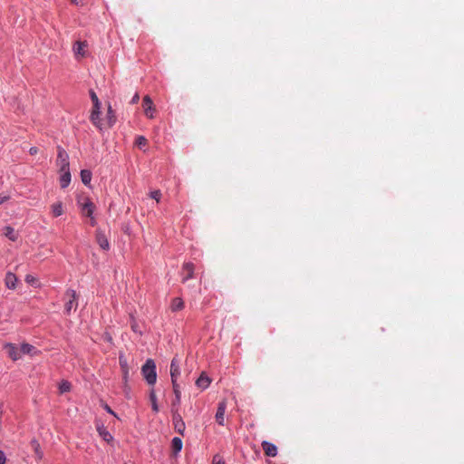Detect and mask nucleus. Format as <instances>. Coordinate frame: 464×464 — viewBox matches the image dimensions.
<instances>
[{
  "instance_id": "obj_4",
  "label": "nucleus",
  "mask_w": 464,
  "mask_h": 464,
  "mask_svg": "<svg viewBox=\"0 0 464 464\" xmlns=\"http://www.w3.org/2000/svg\"><path fill=\"white\" fill-rule=\"evenodd\" d=\"M171 411H172V421H173L175 430L179 434L184 435L186 425H185V422L183 421L180 414L179 413L178 408L171 409Z\"/></svg>"
},
{
  "instance_id": "obj_22",
  "label": "nucleus",
  "mask_w": 464,
  "mask_h": 464,
  "mask_svg": "<svg viewBox=\"0 0 464 464\" xmlns=\"http://www.w3.org/2000/svg\"><path fill=\"white\" fill-rule=\"evenodd\" d=\"M53 217H60L63 213L62 202H56L51 206Z\"/></svg>"
},
{
  "instance_id": "obj_18",
  "label": "nucleus",
  "mask_w": 464,
  "mask_h": 464,
  "mask_svg": "<svg viewBox=\"0 0 464 464\" xmlns=\"http://www.w3.org/2000/svg\"><path fill=\"white\" fill-rule=\"evenodd\" d=\"M97 431L99 435L107 442L112 440L111 434L107 430V429L103 425H97Z\"/></svg>"
},
{
  "instance_id": "obj_34",
  "label": "nucleus",
  "mask_w": 464,
  "mask_h": 464,
  "mask_svg": "<svg viewBox=\"0 0 464 464\" xmlns=\"http://www.w3.org/2000/svg\"><path fill=\"white\" fill-rule=\"evenodd\" d=\"M102 407L107 412L117 417L116 413L111 410V408L108 404L102 403Z\"/></svg>"
},
{
  "instance_id": "obj_23",
  "label": "nucleus",
  "mask_w": 464,
  "mask_h": 464,
  "mask_svg": "<svg viewBox=\"0 0 464 464\" xmlns=\"http://www.w3.org/2000/svg\"><path fill=\"white\" fill-rule=\"evenodd\" d=\"M81 179L84 185L90 184L92 180V172L88 169H82L81 171Z\"/></svg>"
},
{
  "instance_id": "obj_16",
  "label": "nucleus",
  "mask_w": 464,
  "mask_h": 464,
  "mask_svg": "<svg viewBox=\"0 0 464 464\" xmlns=\"http://www.w3.org/2000/svg\"><path fill=\"white\" fill-rule=\"evenodd\" d=\"M16 282H17V277L15 276L14 274L11 273V272H8L6 275H5V286L9 289H14L15 286H16Z\"/></svg>"
},
{
  "instance_id": "obj_15",
  "label": "nucleus",
  "mask_w": 464,
  "mask_h": 464,
  "mask_svg": "<svg viewBox=\"0 0 464 464\" xmlns=\"http://www.w3.org/2000/svg\"><path fill=\"white\" fill-rule=\"evenodd\" d=\"M210 382H211V381L208 378V376H207L204 372H202L200 374V376L197 379L196 385L199 389L205 390L209 386Z\"/></svg>"
},
{
  "instance_id": "obj_17",
  "label": "nucleus",
  "mask_w": 464,
  "mask_h": 464,
  "mask_svg": "<svg viewBox=\"0 0 464 464\" xmlns=\"http://www.w3.org/2000/svg\"><path fill=\"white\" fill-rule=\"evenodd\" d=\"M180 374V372H179V362H177V360L174 358L172 361H171V363H170V376H171V382H174V381L177 382V378L178 376Z\"/></svg>"
},
{
  "instance_id": "obj_1",
  "label": "nucleus",
  "mask_w": 464,
  "mask_h": 464,
  "mask_svg": "<svg viewBox=\"0 0 464 464\" xmlns=\"http://www.w3.org/2000/svg\"><path fill=\"white\" fill-rule=\"evenodd\" d=\"M141 372L150 385L155 384L157 381L156 364L152 359H148L141 367Z\"/></svg>"
},
{
  "instance_id": "obj_11",
  "label": "nucleus",
  "mask_w": 464,
  "mask_h": 464,
  "mask_svg": "<svg viewBox=\"0 0 464 464\" xmlns=\"http://www.w3.org/2000/svg\"><path fill=\"white\" fill-rule=\"evenodd\" d=\"M96 241L100 247L103 250H109L110 249V243L103 232L101 230H97L96 232Z\"/></svg>"
},
{
  "instance_id": "obj_28",
  "label": "nucleus",
  "mask_w": 464,
  "mask_h": 464,
  "mask_svg": "<svg viewBox=\"0 0 464 464\" xmlns=\"http://www.w3.org/2000/svg\"><path fill=\"white\" fill-rule=\"evenodd\" d=\"M5 236L10 239V240H12V241H15V240H16L17 237H16L15 232H14V228H13V227H6L5 228Z\"/></svg>"
},
{
  "instance_id": "obj_19",
  "label": "nucleus",
  "mask_w": 464,
  "mask_h": 464,
  "mask_svg": "<svg viewBox=\"0 0 464 464\" xmlns=\"http://www.w3.org/2000/svg\"><path fill=\"white\" fill-rule=\"evenodd\" d=\"M62 173L60 178L61 188H65L71 181L70 169L60 171Z\"/></svg>"
},
{
  "instance_id": "obj_30",
  "label": "nucleus",
  "mask_w": 464,
  "mask_h": 464,
  "mask_svg": "<svg viewBox=\"0 0 464 464\" xmlns=\"http://www.w3.org/2000/svg\"><path fill=\"white\" fill-rule=\"evenodd\" d=\"M119 362L122 372L125 371L126 368H129L127 360L123 355H120Z\"/></svg>"
},
{
  "instance_id": "obj_31",
  "label": "nucleus",
  "mask_w": 464,
  "mask_h": 464,
  "mask_svg": "<svg viewBox=\"0 0 464 464\" xmlns=\"http://www.w3.org/2000/svg\"><path fill=\"white\" fill-rule=\"evenodd\" d=\"M212 464H225L222 457L219 455H215L212 459Z\"/></svg>"
},
{
  "instance_id": "obj_13",
  "label": "nucleus",
  "mask_w": 464,
  "mask_h": 464,
  "mask_svg": "<svg viewBox=\"0 0 464 464\" xmlns=\"http://www.w3.org/2000/svg\"><path fill=\"white\" fill-rule=\"evenodd\" d=\"M194 269H195V266L192 263L188 262V263H185L183 265L182 270L184 273H186V275L182 278L183 283L193 277Z\"/></svg>"
},
{
  "instance_id": "obj_3",
  "label": "nucleus",
  "mask_w": 464,
  "mask_h": 464,
  "mask_svg": "<svg viewBox=\"0 0 464 464\" xmlns=\"http://www.w3.org/2000/svg\"><path fill=\"white\" fill-rule=\"evenodd\" d=\"M65 297L68 299L64 304V310L66 314H70L72 309H76L78 306L77 295L72 289H68L65 292Z\"/></svg>"
},
{
  "instance_id": "obj_8",
  "label": "nucleus",
  "mask_w": 464,
  "mask_h": 464,
  "mask_svg": "<svg viewBox=\"0 0 464 464\" xmlns=\"http://www.w3.org/2000/svg\"><path fill=\"white\" fill-rule=\"evenodd\" d=\"M227 401L225 400L219 401L215 418L216 421L221 426L224 425Z\"/></svg>"
},
{
  "instance_id": "obj_21",
  "label": "nucleus",
  "mask_w": 464,
  "mask_h": 464,
  "mask_svg": "<svg viewBox=\"0 0 464 464\" xmlns=\"http://www.w3.org/2000/svg\"><path fill=\"white\" fill-rule=\"evenodd\" d=\"M182 440L179 437H174L171 440V449L175 454L179 452L182 449Z\"/></svg>"
},
{
  "instance_id": "obj_26",
  "label": "nucleus",
  "mask_w": 464,
  "mask_h": 464,
  "mask_svg": "<svg viewBox=\"0 0 464 464\" xmlns=\"http://www.w3.org/2000/svg\"><path fill=\"white\" fill-rule=\"evenodd\" d=\"M34 350V347L29 343H23L21 345V354L24 353V354H32L33 353V351Z\"/></svg>"
},
{
  "instance_id": "obj_2",
  "label": "nucleus",
  "mask_w": 464,
  "mask_h": 464,
  "mask_svg": "<svg viewBox=\"0 0 464 464\" xmlns=\"http://www.w3.org/2000/svg\"><path fill=\"white\" fill-rule=\"evenodd\" d=\"M91 99L93 102V108L91 113V121L98 128L101 127V121H100V109H101V103L99 102V99L94 92H91Z\"/></svg>"
},
{
  "instance_id": "obj_32",
  "label": "nucleus",
  "mask_w": 464,
  "mask_h": 464,
  "mask_svg": "<svg viewBox=\"0 0 464 464\" xmlns=\"http://www.w3.org/2000/svg\"><path fill=\"white\" fill-rule=\"evenodd\" d=\"M150 197L159 202L161 197V193L160 190H154L150 193Z\"/></svg>"
},
{
  "instance_id": "obj_5",
  "label": "nucleus",
  "mask_w": 464,
  "mask_h": 464,
  "mask_svg": "<svg viewBox=\"0 0 464 464\" xmlns=\"http://www.w3.org/2000/svg\"><path fill=\"white\" fill-rule=\"evenodd\" d=\"M57 166L60 168V171L69 169V157L66 151L59 147L58 155L56 160Z\"/></svg>"
},
{
  "instance_id": "obj_12",
  "label": "nucleus",
  "mask_w": 464,
  "mask_h": 464,
  "mask_svg": "<svg viewBox=\"0 0 464 464\" xmlns=\"http://www.w3.org/2000/svg\"><path fill=\"white\" fill-rule=\"evenodd\" d=\"M262 449L265 452V454L268 457H276L277 454V448L275 444L268 442V441H263L262 442Z\"/></svg>"
},
{
  "instance_id": "obj_33",
  "label": "nucleus",
  "mask_w": 464,
  "mask_h": 464,
  "mask_svg": "<svg viewBox=\"0 0 464 464\" xmlns=\"http://www.w3.org/2000/svg\"><path fill=\"white\" fill-rule=\"evenodd\" d=\"M36 281H37L36 278L34 276H32V275H27L25 276V282L30 284V285L35 284Z\"/></svg>"
},
{
  "instance_id": "obj_7",
  "label": "nucleus",
  "mask_w": 464,
  "mask_h": 464,
  "mask_svg": "<svg viewBox=\"0 0 464 464\" xmlns=\"http://www.w3.org/2000/svg\"><path fill=\"white\" fill-rule=\"evenodd\" d=\"M88 44L86 41H77L72 47L76 59L83 58L86 55Z\"/></svg>"
},
{
  "instance_id": "obj_6",
  "label": "nucleus",
  "mask_w": 464,
  "mask_h": 464,
  "mask_svg": "<svg viewBox=\"0 0 464 464\" xmlns=\"http://www.w3.org/2000/svg\"><path fill=\"white\" fill-rule=\"evenodd\" d=\"M94 209H95V205L88 198L82 205V215L89 217L91 218V225L92 227H94L96 225V219L92 217Z\"/></svg>"
},
{
  "instance_id": "obj_37",
  "label": "nucleus",
  "mask_w": 464,
  "mask_h": 464,
  "mask_svg": "<svg viewBox=\"0 0 464 464\" xmlns=\"http://www.w3.org/2000/svg\"><path fill=\"white\" fill-rule=\"evenodd\" d=\"M5 456L4 452H2L0 450V464H5Z\"/></svg>"
},
{
  "instance_id": "obj_25",
  "label": "nucleus",
  "mask_w": 464,
  "mask_h": 464,
  "mask_svg": "<svg viewBox=\"0 0 464 464\" xmlns=\"http://www.w3.org/2000/svg\"><path fill=\"white\" fill-rule=\"evenodd\" d=\"M148 144V140L144 136H138L136 138L135 145L139 149H143Z\"/></svg>"
},
{
  "instance_id": "obj_35",
  "label": "nucleus",
  "mask_w": 464,
  "mask_h": 464,
  "mask_svg": "<svg viewBox=\"0 0 464 464\" xmlns=\"http://www.w3.org/2000/svg\"><path fill=\"white\" fill-rule=\"evenodd\" d=\"M9 198H10V197L8 195H3V194L0 195V205L6 202Z\"/></svg>"
},
{
  "instance_id": "obj_14",
  "label": "nucleus",
  "mask_w": 464,
  "mask_h": 464,
  "mask_svg": "<svg viewBox=\"0 0 464 464\" xmlns=\"http://www.w3.org/2000/svg\"><path fill=\"white\" fill-rule=\"evenodd\" d=\"M172 386H173V392L175 394V399L172 401V409H176V408H178V406L180 403L181 392L179 390V385L176 382V381H174V382H172Z\"/></svg>"
},
{
  "instance_id": "obj_40",
  "label": "nucleus",
  "mask_w": 464,
  "mask_h": 464,
  "mask_svg": "<svg viewBox=\"0 0 464 464\" xmlns=\"http://www.w3.org/2000/svg\"><path fill=\"white\" fill-rule=\"evenodd\" d=\"M71 2L75 5H80V4H82V0H71Z\"/></svg>"
},
{
  "instance_id": "obj_38",
  "label": "nucleus",
  "mask_w": 464,
  "mask_h": 464,
  "mask_svg": "<svg viewBox=\"0 0 464 464\" xmlns=\"http://www.w3.org/2000/svg\"><path fill=\"white\" fill-rule=\"evenodd\" d=\"M38 150L36 147H32L30 150H29V152L31 155H35L37 153Z\"/></svg>"
},
{
  "instance_id": "obj_24",
  "label": "nucleus",
  "mask_w": 464,
  "mask_h": 464,
  "mask_svg": "<svg viewBox=\"0 0 464 464\" xmlns=\"http://www.w3.org/2000/svg\"><path fill=\"white\" fill-rule=\"evenodd\" d=\"M150 402H151L152 411L154 412H158L159 411V406H158V403H157V397H156L154 390H151L150 392Z\"/></svg>"
},
{
  "instance_id": "obj_36",
  "label": "nucleus",
  "mask_w": 464,
  "mask_h": 464,
  "mask_svg": "<svg viewBox=\"0 0 464 464\" xmlns=\"http://www.w3.org/2000/svg\"><path fill=\"white\" fill-rule=\"evenodd\" d=\"M140 95L138 93H135V95L132 97L130 103L135 104L139 102Z\"/></svg>"
},
{
  "instance_id": "obj_9",
  "label": "nucleus",
  "mask_w": 464,
  "mask_h": 464,
  "mask_svg": "<svg viewBox=\"0 0 464 464\" xmlns=\"http://www.w3.org/2000/svg\"><path fill=\"white\" fill-rule=\"evenodd\" d=\"M142 106L144 108V112L146 116L150 119L153 118V111L155 109L153 107L152 100L150 98V96L146 95L143 98Z\"/></svg>"
},
{
  "instance_id": "obj_10",
  "label": "nucleus",
  "mask_w": 464,
  "mask_h": 464,
  "mask_svg": "<svg viewBox=\"0 0 464 464\" xmlns=\"http://www.w3.org/2000/svg\"><path fill=\"white\" fill-rule=\"evenodd\" d=\"M5 349L12 360L16 361L21 358V351L15 345L7 343L5 344Z\"/></svg>"
},
{
  "instance_id": "obj_29",
  "label": "nucleus",
  "mask_w": 464,
  "mask_h": 464,
  "mask_svg": "<svg viewBox=\"0 0 464 464\" xmlns=\"http://www.w3.org/2000/svg\"><path fill=\"white\" fill-rule=\"evenodd\" d=\"M129 373H130L129 368H126V370L122 372V378H123V382H124V392L126 393H128V392L130 390V387L128 385Z\"/></svg>"
},
{
  "instance_id": "obj_39",
  "label": "nucleus",
  "mask_w": 464,
  "mask_h": 464,
  "mask_svg": "<svg viewBox=\"0 0 464 464\" xmlns=\"http://www.w3.org/2000/svg\"><path fill=\"white\" fill-rule=\"evenodd\" d=\"M111 115H112V109H111V105H109V107H108V116L111 118Z\"/></svg>"
},
{
  "instance_id": "obj_27",
  "label": "nucleus",
  "mask_w": 464,
  "mask_h": 464,
  "mask_svg": "<svg viewBox=\"0 0 464 464\" xmlns=\"http://www.w3.org/2000/svg\"><path fill=\"white\" fill-rule=\"evenodd\" d=\"M71 383L67 381H63L60 384H59V391H60V393H65V392H68L71 391Z\"/></svg>"
},
{
  "instance_id": "obj_20",
  "label": "nucleus",
  "mask_w": 464,
  "mask_h": 464,
  "mask_svg": "<svg viewBox=\"0 0 464 464\" xmlns=\"http://www.w3.org/2000/svg\"><path fill=\"white\" fill-rule=\"evenodd\" d=\"M170 308L173 312L180 311L184 308V302L181 298L176 297L172 300Z\"/></svg>"
}]
</instances>
